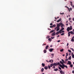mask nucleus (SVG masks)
I'll return each mask as SVG.
<instances>
[{
	"instance_id": "1",
	"label": "nucleus",
	"mask_w": 74,
	"mask_h": 74,
	"mask_svg": "<svg viewBox=\"0 0 74 74\" xmlns=\"http://www.w3.org/2000/svg\"><path fill=\"white\" fill-rule=\"evenodd\" d=\"M59 66L60 67H61L62 69H64V67H66V69H67L68 68L67 67V66L66 65H64V64H63V65H61V64H59Z\"/></svg>"
},
{
	"instance_id": "2",
	"label": "nucleus",
	"mask_w": 74,
	"mask_h": 74,
	"mask_svg": "<svg viewBox=\"0 0 74 74\" xmlns=\"http://www.w3.org/2000/svg\"><path fill=\"white\" fill-rule=\"evenodd\" d=\"M72 26H71L70 27H68L66 30H67V32H69L70 30H72Z\"/></svg>"
},
{
	"instance_id": "3",
	"label": "nucleus",
	"mask_w": 74,
	"mask_h": 74,
	"mask_svg": "<svg viewBox=\"0 0 74 74\" xmlns=\"http://www.w3.org/2000/svg\"><path fill=\"white\" fill-rule=\"evenodd\" d=\"M54 29H55V30H56V31H59V30H60V28H59V27H58V26H57V27H55Z\"/></svg>"
},
{
	"instance_id": "4",
	"label": "nucleus",
	"mask_w": 74,
	"mask_h": 74,
	"mask_svg": "<svg viewBox=\"0 0 74 74\" xmlns=\"http://www.w3.org/2000/svg\"><path fill=\"white\" fill-rule=\"evenodd\" d=\"M59 65V64H59V62H58V63L57 64V63H54L53 65V66H58V65Z\"/></svg>"
},
{
	"instance_id": "5",
	"label": "nucleus",
	"mask_w": 74,
	"mask_h": 74,
	"mask_svg": "<svg viewBox=\"0 0 74 74\" xmlns=\"http://www.w3.org/2000/svg\"><path fill=\"white\" fill-rule=\"evenodd\" d=\"M61 23H59V24H57V26H58V27H60V26H61Z\"/></svg>"
},
{
	"instance_id": "6",
	"label": "nucleus",
	"mask_w": 74,
	"mask_h": 74,
	"mask_svg": "<svg viewBox=\"0 0 74 74\" xmlns=\"http://www.w3.org/2000/svg\"><path fill=\"white\" fill-rule=\"evenodd\" d=\"M60 71V73L61 74H64V72H63L62 71H60V70H59Z\"/></svg>"
},
{
	"instance_id": "7",
	"label": "nucleus",
	"mask_w": 74,
	"mask_h": 74,
	"mask_svg": "<svg viewBox=\"0 0 74 74\" xmlns=\"http://www.w3.org/2000/svg\"><path fill=\"white\" fill-rule=\"evenodd\" d=\"M52 36H56V34H55V32H53L52 34H51Z\"/></svg>"
},
{
	"instance_id": "8",
	"label": "nucleus",
	"mask_w": 74,
	"mask_h": 74,
	"mask_svg": "<svg viewBox=\"0 0 74 74\" xmlns=\"http://www.w3.org/2000/svg\"><path fill=\"white\" fill-rule=\"evenodd\" d=\"M71 64V62H70V61H69L68 62V63H67V64Z\"/></svg>"
},
{
	"instance_id": "9",
	"label": "nucleus",
	"mask_w": 74,
	"mask_h": 74,
	"mask_svg": "<svg viewBox=\"0 0 74 74\" xmlns=\"http://www.w3.org/2000/svg\"><path fill=\"white\" fill-rule=\"evenodd\" d=\"M62 21V19L61 18H60L57 21V22H60Z\"/></svg>"
},
{
	"instance_id": "10",
	"label": "nucleus",
	"mask_w": 74,
	"mask_h": 74,
	"mask_svg": "<svg viewBox=\"0 0 74 74\" xmlns=\"http://www.w3.org/2000/svg\"><path fill=\"white\" fill-rule=\"evenodd\" d=\"M53 49H49V51H50V52H52V51H53Z\"/></svg>"
},
{
	"instance_id": "11",
	"label": "nucleus",
	"mask_w": 74,
	"mask_h": 74,
	"mask_svg": "<svg viewBox=\"0 0 74 74\" xmlns=\"http://www.w3.org/2000/svg\"><path fill=\"white\" fill-rule=\"evenodd\" d=\"M70 33H71V34H73L74 35V33L73 32V31H71L70 32H69Z\"/></svg>"
},
{
	"instance_id": "12",
	"label": "nucleus",
	"mask_w": 74,
	"mask_h": 74,
	"mask_svg": "<svg viewBox=\"0 0 74 74\" xmlns=\"http://www.w3.org/2000/svg\"><path fill=\"white\" fill-rule=\"evenodd\" d=\"M61 27H64V24H63V23H61Z\"/></svg>"
},
{
	"instance_id": "13",
	"label": "nucleus",
	"mask_w": 74,
	"mask_h": 74,
	"mask_svg": "<svg viewBox=\"0 0 74 74\" xmlns=\"http://www.w3.org/2000/svg\"><path fill=\"white\" fill-rule=\"evenodd\" d=\"M62 30L61 29H60L59 31V33H60V34H61L62 32Z\"/></svg>"
},
{
	"instance_id": "14",
	"label": "nucleus",
	"mask_w": 74,
	"mask_h": 74,
	"mask_svg": "<svg viewBox=\"0 0 74 74\" xmlns=\"http://www.w3.org/2000/svg\"><path fill=\"white\" fill-rule=\"evenodd\" d=\"M44 68L45 70H47L48 69V67L47 66H45Z\"/></svg>"
},
{
	"instance_id": "15",
	"label": "nucleus",
	"mask_w": 74,
	"mask_h": 74,
	"mask_svg": "<svg viewBox=\"0 0 74 74\" xmlns=\"http://www.w3.org/2000/svg\"><path fill=\"white\" fill-rule=\"evenodd\" d=\"M44 69L43 68H42V69H41V72H43V71H44Z\"/></svg>"
},
{
	"instance_id": "16",
	"label": "nucleus",
	"mask_w": 74,
	"mask_h": 74,
	"mask_svg": "<svg viewBox=\"0 0 74 74\" xmlns=\"http://www.w3.org/2000/svg\"><path fill=\"white\" fill-rule=\"evenodd\" d=\"M50 62H51V63H52L53 62V60H49V61Z\"/></svg>"
},
{
	"instance_id": "17",
	"label": "nucleus",
	"mask_w": 74,
	"mask_h": 74,
	"mask_svg": "<svg viewBox=\"0 0 74 74\" xmlns=\"http://www.w3.org/2000/svg\"><path fill=\"white\" fill-rule=\"evenodd\" d=\"M71 56H69V57L68 58V59L69 60H71Z\"/></svg>"
},
{
	"instance_id": "18",
	"label": "nucleus",
	"mask_w": 74,
	"mask_h": 74,
	"mask_svg": "<svg viewBox=\"0 0 74 74\" xmlns=\"http://www.w3.org/2000/svg\"><path fill=\"white\" fill-rule=\"evenodd\" d=\"M65 7L67 8H68V10H69V12H70V8H69V7H67L66 6H65Z\"/></svg>"
},
{
	"instance_id": "19",
	"label": "nucleus",
	"mask_w": 74,
	"mask_h": 74,
	"mask_svg": "<svg viewBox=\"0 0 74 74\" xmlns=\"http://www.w3.org/2000/svg\"><path fill=\"white\" fill-rule=\"evenodd\" d=\"M60 63H61V64H62V66H63V64H63V62H62V61H60Z\"/></svg>"
},
{
	"instance_id": "20",
	"label": "nucleus",
	"mask_w": 74,
	"mask_h": 74,
	"mask_svg": "<svg viewBox=\"0 0 74 74\" xmlns=\"http://www.w3.org/2000/svg\"><path fill=\"white\" fill-rule=\"evenodd\" d=\"M48 47H49V46H48V45H47L46 46V47H45V48L46 49H48Z\"/></svg>"
},
{
	"instance_id": "21",
	"label": "nucleus",
	"mask_w": 74,
	"mask_h": 74,
	"mask_svg": "<svg viewBox=\"0 0 74 74\" xmlns=\"http://www.w3.org/2000/svg\"><path fill=\"white\" fill-rule=\"evenodd\" d=\"M48 40H49V41H50L51 42V41H52V39L51 38H49L48 39Z\"/></svg>"
},
{
	"instance_id": "22",
	"label": "nucleus",
	"mask_w": 74,
	"mask_h": 74,
	"mask_svg": "<svg viewBox=\"0 0 74 74\" xmlns=\"http://www.w3.org/2000/svg\"><path fill=\"white\" fill-rule=\"evenodd\" d=\"M58 69H56L54 70V71H58Z\"/></svg>"
},
{
	"instance_id": "23",
	"label": "nucleus",
	"mask_w": 74,
	"mask_h": 74,
	"mask_svg": "<svg viewBox=\"0 0 74 74\" xmlns=\"http://www.w3.org/2000/svg\"><path fill=\"white\" fill-rule=\"evenodd\" d=\"M59 31H58L56 33V34L57 35H58V34H59Z\"/></svg>"
},
{
	"instance_id": "24",
	"label": "nucleus",
	"mask_w": 74,
	"mask_h": 74,
	"mask_svg": "<svg viewBox=\"0 0 74 74\" xmlns=\"http://www.w3.org/2000/svg\"><path fill=\"white\" fill-rule=\"evenodd\" d=\"M56 25L54 24L53 25V27H56Z\"/></svg>"
},
{
	"instance_id": "25",
	"label": "nucleus",
	"mask_w": 74,
	"mask_h": 74,
	"mask_svg": "<svg viewBox=\"0 0 74 74\" xmlns=\"http://www.w3.org/2000/svg\"><path fill=\"white\" fill-rule=\"evenodd\" d=\"M68 52H70V53H71V50H70L69 49H68Z\"/></svg>"
},
{
	"instance_id": "26",
	"label": "nucleus",
	"mask_w": 74,
	"mask_h": 74,
	"mask_svg": "<svg viewBox=\"0 0 74 74\" xmlns=\"http://www.w3.org/2000/svg\"><path fill=\"white\" fill-rule=\"evenodd\" d=\"M70 32H69L68 33V36L70 37Z\"/></svg>"
},
{
	"instance_id": "27",
	"label": "nucleus",
	"mask_w": 74,
	"mask_h": 74,
	"mask_svg": "<svg viewBox=\"0 0 74 74\" xmlns=\"http://www.w3.org/2000/svg\"><path fill=\"white\" fill-rule=\"evenodd\" d=\"M49 37H50V36H47L46 38L48 39V38H49Z\"/></svg>"
},
{
	"instance_id": "28",
	"label": "nucleus",
	"mask_w": 74,
	"mask_h": 74,
	"mask_svg": "<svg viewBox=\"0 0 74 74\" xmlns=\"http://www.w3.org/2000/svg\"><path fill=\"white\" fill-rule=\"evenodd\" d=\"M71 49V50L72 51H73V52H74V49H73V48H70Z\"/></svg>"
},
{
	"instance_id": "29",
	"label": "nucleus",
	"mask_w": 74,
	"mask_h": 74,
	"mask_svg": "<svg viewBox=\"0 0 74 74\" xmlns=\"http://www.w3.org/2000/svg\"><path fill=\"white\" fill-rule=\"evenodd\" d=\"M42 65L43 67H44V66H45V64H43V63H42Z\"/></svg>"
},
{
	"instance_id": "30",
	"label": "nucleus",
	"mask_w": 74,
	"mask_h": 74,
	"mask_svg": "<svg viewBox=\"0 0 74 74\" xmlns=\"http://www.w3.org/2000/svg\"><path fill=\"white\" fill-rule=\"evenodd\" d=\"M64 28H63V27H62L61 28V29H60V30H62H62H64Z\"/></svg>"
},
{
	"instance_id": "31",
	"label": "nucleus",
	"mask_w": 74,
	"mask_h": 74,
	"mask_svg": "<svg viewBox=\"0 0 74 74\" xmlns=\"http://www.w3.org/2000/svg\"><path fill=\"white\" fill-rule=\"evenodd\" d=\"M44 53H46L47 52V50H44Z\"/></svg>"
},
{
	"instance_id": "32",
	"label": "nucleus",
	"mask_w": 74,
	"mask_h": 74,
	"mask_svg": "<svg viewBox=\"0 0 74 74\" xmlns=\"http://www.w3.org/2000/svg\"><path fill=\"white\" fill-rule=\"evenodd\" d=\"M64 49H62L60 50V52H63V51Z\"/></svg>"
},
{
	"instance_id": "33",
	"label": "nucleus",
	"mask_w": 74,
	"mask_h": 74,
	"mask_svg": "<svg viewBox=\"0 0 74 74\" xmlns=\"http://www.w3.org/2000/svg\"><path fill=\"white\" fill-rule=\"evenodd\" d=\"M71 56H72V58H74V55H71Z\"/></svg>"
},
{
	"instance_id": "34",
	"label": "nucleus",
	"mask_w": 74,
	"mask_h": 74,
	"mask_svg": "<svg viewBox=\"0 0 74 74\" xmlns=\"http://www.w3.org/2000/svg\"><path fill=\"white\" fill-rule=\"evenodd\" d=\"M60 14L61 15H64V13H60Z\"/></svg>"
},
{
	"instance_id": "35",
	"label": "nucleus",
	"mask_w": 74,
	"mask_h": 74,
	"mask_svg": "<svg viewBox=\"0 0 74 74\" xmlns=\"http://www.w3.org/2000/svg\"><path fill=\"white\" fill-rule=\"evenodd\" d=\"M64 33H62V34L61 35V36H63V35H64Z\"/></svg>"
},
{
	"instance_id": "36",
	"label": "nucleus",
	"mask_w": 74,
	"mask_h": 74,
	"mask_svg": "<svg viewBox=\"0 0 74 74\" xmlns=\"http://www.w3.org/2000/svg\"><path fill=\"white\" fill-rule=\"evenodd\" d=\"M48 69H51V67L50 66H49V65H48Z\"/></svg>"
},
{
	"instance_id": "37",
	"label": "nucleus",
	"mask_w": 74,
	"mask_h": 74,
	"mask_svg": "<svg viewBox=\"0 0 74 74\" xmlns=\"http://www.w3.org/2000/svg\"><path fill=\"white\" fill-rule=\"evenodd\" d=\"M58 69H59V70H62V68H61L59 66H58Z\"/></svg>"
},
{
	"instance_id": "38",
	"label": "nucleus",
	"mask_w": 74,
	"mask_h": 74,
	"mask_svg": "<svg viewBox=\"0 0 74 74\" xmlns=\"http://www.w3.org/2000/svg\"><path fill=\"white\" fill-rule=\"evenodd\" d=\"M66 56H68V53H66Z\"/></svg>"
},
{
	"instance_id": "39",
	"label": "nucleus",
	"mask_w": 74,
	"mask_h": 74,
	"mask_svg": "<svg viewBox=\"0 0 74 74\" xmlns=\"http://www.w3.org/2000/svg\"><path fill=\"white\" fill-rule=\"evenodd\" d=\"M69 10H70V11H71L72 10V8H70L69 9Z\"/></svg>"
},
{
	"instance_id": "40",
	"label": "nucleus",
	"mask_w": 74,
	"mask_h": 74,
	"mask_svg": "<svg viewBox=\"0 0 74 74\" xmlns=\"http://www.w3.org/2000/svg\"><path fill=\"white\" fill-rule=\"evenodd\" d=\"M70 66L71 67H73V65L72 64H71L70 65Z\"/></svg>"
},
{
	"instance_id": "41",
	"label": "nucleus",
	"mask_w": 74,
	"mask_h": 74,
	"mask_svg": "<svg viewBox=\"0 0 74 74\" xmlns=\"http://www.w3.org/2000/svg\"><path fill=\"white\" fill-rule=\"evenodd\" d=\"M52 32H53V30H51V31L50 32V33H52Z\"/></svg>"
},
{
	"instance_id": "42",
	"label": "nucleus",
	"mask_w": 74,
	"mask_h": 74,
	"mask_svg": "<svg viewBox=\"0 0 74 74\" xmlns=\"http://www.w3.org/2000/svg\"><path fill=\"white\" fill-rule=\"evenodd\" d=\"M51 55L52 56V57H53V56H54V55H53V54H51Z\"/></svg>"
},
{
	"instance_id": "43",
	"label": "nucleus",
	"mask_w": 74,
	"mask_h": 74,
	"mask_svg": "<svg viewBox=\"0 0 74 74\" xmlns=\"http://www.w3.org/2000/svg\"><path fill=\"white\" fill-rule=\"evenodd\" d=\"M51 39H53V38H55V37H51Z\"/></svg>"
},
{
	"instance_id": "44",
	"label": "nucleus",
	"mask_w": 74,
	"mask_h": 74,
	"mask_svg": "<svg viewBox=\"0 0 74 74\" xmlns=\"http://www.w3.org/2000/svg\"><path fill=\"white\" fill-rule=\"evenodd\" d=\"M53 64L52 65V64H51L50 65V67H52V66H53Z\"/></svg>"
},
{
	"instance_id": "45",
	"label": "nucleus",
	"mask_w": 74,
	"mask_h": 74,
	"mask_svg": "<svg viewBox=\"0 0 74 74\" xmlns=\"http://www.w3.org/2000/svg\"><path fill=\"white\" fill-rule=\"evenodd\" d=\"M69 45V43H67V45H66V46H68V45Z\"/></svg>"
},
{
	"instance_id": "46",
	"label": "nucleus",
	"mask_w": 74,
	"mask_h": 74,
	"mask_svg": "<svg viewBox=\"0 0 74 74\" xmlns=\"http://www.w3.org/2000/svg\"><path fill=\"white\" fill-rule=\"evenodd\" d=\"M52 25H53L52 23H51L50 24V25H51V26H52Z\"/></svg>"
},
{
	"instance_id": "47",
	"label": "nucleus",
	"mask_w": 74,
	"mask_h": 74,
	"mask_svg": "<svg viewBox=\"0 0 74 74\" xmlns=\"http://www.w3.org/2000/svg\"><path fill=\"white\" fill-rule=\"evenodd\" d=\"M71 18H69V21H70V20H71Z\"/></svg>"
},
{
	"instance_id": "48",
	"label": "nucleus",
	"mask_w": 74,
	"mask_h": 74,
	"mask_svg": "<svg viewBox=\"0 0 74 74\" xmlns=\"http://www.w3.org/2000/svg\"><path fill=\"white\" fill-rule=\"evenodd\" d=\"M62 62H63V63H64V60H62Z\"/></svg>"
},
{
	"instance_id": "49",
	"label": "nucleus",
	"mask_w": 74,
	"mask_h": 74,
	"mask_svg": "<svg viewBox=\"0 0 74 74\" xmlns=\"http://www.w3.org/2000/svg\"><path fill=\"white\" fill-rule=\"evenodd\" d=\"M50 27L51 28H52V27H53V26H50Z\"/></svg>"
},
{
	"instance_id": "50",
	"label": "nucleus",
	"mask_w": 74,
	"mask_h": 74,
	"mask_svg": "<svg viewBox=\"0 0 74 74\" xmlns=\"http://www.w3.org/2000/svg\"><path fill=\"white\" fill-rule=\"evenodd\" d=\"M71 53V55H74V54H73V52Z\"/></svg>"
},
{
	"instance_id": "51",
	"label": "nucleus",
	"mask_w": 74,
	"mask_h": 74,
	"mask_svg": "<svg viewBox=\"0 0 74 74\" xmlns=\"http://www.w3.org/2000/svg\"><path fill=\"white\" fill-rule=\"evenodd\" d=\"M64 31H62V33H64Z\"/></svg>"
},
{
	"instance_id": "52",
	"label": "nucleus",
	"mask_w": 74,
	"mask_h": 74,
	"mask_svg": "<svg viewBox=\"0 0 74 74\" xmlns=\"http://www.w3.org/2000/svg\"><path fill=\"white\" fill-rule=\"evenodd\" d=\"M65 60V61H67L68 60V59H66Z\"/></svg>"
},
{
	"instance_id": "53",
	"label": "nucleus",
	"mask_w": 74,
	"mask_h": 74,
	"mask_svg": "<svg viewBox=\"0 0 74 74\" xmlns=\"http://www.w3.org/2000/svg\"><path fill=\"white\" fill-rule=\"evenodd\" d=\"M71 6H73V3H71Z\"/></svg>"
},
{
	"instance_id": "54",
	"label": "nucleus",
	"mask_w": 74,
	"mask_h": 74,
	"mask_svg": "<svg viewBox=\"0 0 74 74\" xmlns=\"http://www.w3.org/2000/svg\"><path fill=\"white\" fill-rule=\"evenodd\" d=\"M70 3L71 4H73V2H71V1L70 2Z\"/></svg>"
},
{
	"instance_id": "55",
	"label": "nucleus",
	"mask_w": 74,
	"mask_h": 74,
	"mask_svg": "<svg viewBox=\"0 0 74 74\" xmlns=\"http://www.w3.org/2000/svg\"><path fill=\"white\" fill-rule=\"evenodd\" d=\"M72 20L73 21H74V18H73Z\"/></svg>"
},
{
	"instance_id": "56",
	"label": "nucleus",
	"mask_w": 74,
	"mask_h": 74,
	"mask_svg": "<svg viewBox=\"0 0 74 74\" xmlns=\"http://www.w3.org/2000/svg\"><path fill=\"white\" fill-rule=\"evenodd\" d=\"M60 40H58L57 41L58 42H60Z\"/></svg>"
},
{
	"instance_id": "57",
	"label": "nucleus",
	"mask_w": 74,
	"mask_h": 74,
	"mask_svg": "<svg viewBox=\"0 0 74 74\" xmlns=\"http://www.w3.org/2000/svg\"><path fill=\"white\" fill-rule=\"evenodd\" d=\"M53 68H54V69H55V66H53Z\"/></svg>"
},
{
	"instance_id": "58",
	"label": "nucleus",
	"mask_w": 74,
	"mask_h": 74,
	"mask_svg": "<svg viewBox=\"0 0 74 74\" xmlns=\"http://www.w3.org/2000/svg\"><path fill=\"white\" fill-rule=\"evenodd\" d=\"M46 62H48V63H49V61H48V60H46Z\"/></svg>"
},
{
	"instance_id": "59",
	"label": "nucleus",
	"mask_w": 74,
	"mask_h": 74,
	"mask_svg": "<svg viewBox=\"0 0 74 74\" xmlns=\"http://www.w3.org/2000/svg\"><path fill=\"white\" fill-rule=\"evenodd\" d=\"M72 73H74V71H73Z\"/></svg>"
},
{
	"instance_id": "60",
	"label": "nucleus",
	"mask_w": 74,
	"mask_h": 74,
	"mask_svg": "<svg viewBox=\"0 0 74 74\" xmlns=\"http://www.w3.org/2000/svg\"><path fill=\"white\" fill-rule=\"evenodd\" d=\"M48 30H51V29L49 28L48 29Z\"/></svg>"
},
{
	"instance_id": "61",
	"label": "nucleus",
	"mask_w": 74,
	"mask_h": 74,
	"mask_svg": "<svg viewBox=\"0 0 74 74\" xmlns=\"http://www.w3.org/2000/svg\"><path fill=\"white\" fill-rule=\"evenodd\" d=\"M59 37V35H58V36H57V37Z\"/></svg>"
},
{
	"instance_id": "62",
	"label": "nucleus",
	"mask_w": 74,
	"mask_h": 74,
	"mask_svg": "<svg viewBox=\"0 0 74 74\" xmlns=\"http://www.w3.org/2000/svg\"><path fill=\"white\" fill-rule=\"evenodd\" d=\"M55 18L56 19H57V18H56V17H55Z\"/></svg>"
},
{
	"instance_id": "63",
	"label": "nucleus",
	"mask_w": 74,
	"mask_h": 74,
	"mask_svg": "<svg viewBox=\"0 0 74 74\" xmlns=\"http://www.w3.org/2000/svg\"><path fill=\"white\" fill-rule=\"evenodd\" d=\"M65 55L64 54V55H63V56H65Z\"/></svg>"
},
{
	"instance_id": "64",
	"label": "nucleus",
	"mask_w": 74,
	"mask_h": 74,
	"mask_svg": "<svg viewBox=\"0 0 74 74\" xmlns=\"http://www.w3.org/2000/svg\"><path fill=\"white\" fill-rule=\"evenodd\" d=\"M73 31L74 32V29H73Z\"/></svg>"
}]
</instances>
